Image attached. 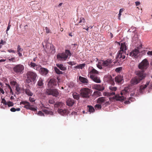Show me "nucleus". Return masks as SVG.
I'll return each instance as SVG.
<instances>
[{
  "mask_svg": "<svg viewBox=\"0 0 152 152\" xmlns=\"http://www.w3.org/2000/svg\"><path fill=\"white\" fill-rule=\"evenodd\" d=\"M65 104L61 102H57L54 105L55 108L57 109L58 113L61 115H64L68 113L67 110L64 109Z\"/></svg>",
  "mask_w": 152,
  "mask_h": 152,
  "instance_id": "obj_1",
  "label": "nucleus"
},
{
  "mask_svg": "<svg viewBox=\"0 0 152 152\" xmlns=\"http://www.w3.org/2000/svg\"><path fill=\"white\" fill-rule=\"evenodd\" d=\"M126 52L119 51L116 57L115 60L113 62L115 64L121 65L122 64L124 59L125 58Z\"/></svg>",
  "mask_w": 152,
  "mask_h": 152,
  "instance_id": "obj_2",
  "label": "nucleus"
},
{
  "mask_svg": "<svg viewBox=\"0 0 152 152\" xmlns=\"http://www.w3.org/2000/svg\"><path fill=\"white\" fill-rule=\"evenodd\" d=\"M26 82L29 83L32 82H34L36 79L37 75L34 72L28 71L27 72L26 74Z\"/></svg>",
  "mask_w": 152,
  "mask_h": 152,
  "instance_id": "obj_3",
  "label": "nucleus"
},
{
  "mask_svg": "<svg viewBox=\"0 0 152 152\" xmlns=\"http://www.w3.org/2000/svg\"><path fill=\"white\" fill-rule=\"evenodd\" d=\"M71 53L68 50H65V53H59L57 55V58L61 61H65L67 58L68 56H71Z\"/></svg>",
  "mask_w": 152,
  "mask_h": 152,
  "instance_id": "obj_4",
  "label": "nucleus"
},
{
  "mask_svg": "<svg viewBox=\"0 0 152 152\" xmlns=\"http://www.w3.org/2000/svg\"><path fill=\"white\" fill-rule=\"evenodd\" d=\"M149 62L146 59H144L140 62L138 65V68L140 70L145 71L148 67Z\"/></svg>",
  "mask_w": 152,
  "mask_h": 152,
  "instance_id": "obj_5",
  "label": "nucleus"
},
{
  "mask_svg": "<svg viewBox=\"0 0 152 152\" xmlns=\"http://www.w3.org/2000/svg\"><path fill=\"white\" fill-rule=\"evenodd\" d=\"M127 93V91L126 89H124L121 91L120 94L115 95L114 98L116 99L117 101H122L126 99V96Z\"/></svg>",
  "mask_w": 152,
  "mask_h": 152,
  "instance_id": "obj_6",
  "label": "nucleus"
},
{
  "mask_svg": "<svg viewBox=\"0 0 152 152\" xmlns=\"http://www.w3.org/2000/svg\"><path fill=\"white\" fill-rule=\"evenodd\" d=\"M80 94L82 97L84 98L89 97L91 93V89L88 88H83L80 90Z\"/></svg>",
  "mask_w": 152,
  "mask_h": 152,
  "instance_id": "obj_7",
  "label": "nucleus"
},
{
  "mask_svg": "<svg viewBox=\"0 0 152 152\" xmlns=\"http://www.w3.org/2000/svg\"><path fill=\"white\" fill-rule=\"evenodd\" d=\"M20 105L27 109H29L34 111H37V108L33 107L34 105L27 101H21L20 103Z\"/></svg>",
  "mask_w": 152,
  "mask_h": 152,
  "instance_id": "obj_8",
  "label": "nucleus"
},
{
  "mask_svg": "<svg viewBox=\"0 0 152 152\" xmlns=\"http://www.w3.org/2000/svg\"><path fill=\"white\" fill-rule=\"evenodd\" d=\"M24 66L21 64H18L15 65L13 68V71L18 74H21L23 73Z\"/></svg>",
  "mask_w": 152,
  "mask_h": 152,
  "instance_id": "obj_9",
  "label": "nucleus"
},
{
  "mask_svg": "<svg viewBox=\"0 0 152 152\" xmlns=\"http://www.w3.org/2000/svg\"><path fill=\"white\" fill-rule=\"evenodd\" d=\"M136 77L140 81L144 79L146 77V74L145 71L142 70H138L135 72Z\"/></svg>",
  "mask_w": 152,
  "mask_h": 152,
  "instance_id": "obj_10",
  "label": "nucleus"
},
{
  "mask_svg": "<svg viewBox=\"0 0 152 152\" xmlns=\"http://www.w3.org/2000/svg\"><path fill=\"white\" fill-rule=\"evenodd\" d=\"M45 94L47 95H52L56 97L58 95L59 92L58 90L56 89H48L46 90Z\"/></svg>",
  "mask_w": 152,
  "mask_h": 152,
  "instance_id": "obj_11",
  "label": "nucleus"
},
{
  "mask_svg": "<svg viewBox=\"0 0 152 152\" xmlns=\"http://www.w3.org/2000/svg\"><path fill=\"white\" fill-rule=\"evenodd\" d=\"M57 84V80L56 78H52L50 79L48 83V87L50 88L54 87Z\"/></svg>",
  "mask_w": 152,
  "mask_h": 152,
  "instance_id": "obj_12",
  "label": "nucleus"
},
{
  "mask_svg": "<svg viewBox=\"0 0 152 152\" xmlns=\"http://www.w3.org/2000/svg\"><path fill=\"white\" fill-rule=\"evenodd\" d=\"M101 61L102 63L101 64L103 66V68L106 67H111L112 65V61L111 59H107L106 60H102Z\"/></svg>",
  "mask_w": 152,
  "mask_h": 152,
  "instance_id": "obj_13",
  "label": "nucleus"
},
{
  "mask_svg": "<svg viewBox=\"0 0 152 152\" xmlns=\"http://www.w3.org/2000/svg\"><path fill=\"white\" fill-rule=\"evenodd\" d=\"M104 80L105 81L109 82L112 85H114L115 84L114 79L110 75H105L104 77Z\"/></svg>",
  "mask_w": 152,
  "mask_h": 152,
  "instance_id": "obj_14",
  "label": "nucleus"
},
{
  "mask_svg": "<svg viewBox=\"0 0 152 152\" xmlns=\"http://www.w3.org/2000/svg\"><path fill=\"white\" fill-rule=\"evenodd\" d=\"M138 48L137 49H135L132 50L130 53V56L134 58H137L139 56V51L138 50Z\"/></svg>",
  "mask_w": 152,
  "mask_h": 152,
  "instance_id": "obj_15",
  "label": "nucleus"
},
{
  "mask_svg": "<svg viewBox=\"0 0 152 152\" xmlns=\"http://www.w3.org/2000/svg\"><path fill=\"white\" fill-rule=\"evenodd\" d=\"M92 88L99 91H102L104 89V88L102 85L99 84H94L92 86Z\"/></svg>",
  "mask_w": 152,
  "mask_h": 152,
  "instance_id": "obj_16",
  "label": "nucleus"
},
{
  "mask_svg": "<svg viewBox=\"0 0 152 152\" xmlns=\"http://www.w3.org/2000/svg\"><path fill=\"white\" fill-rule=\"evenodd\" d=\"M90 78L92 79L95 82L97 83H100L101 82V81L100 79V77L96 75H91Z\"/></svg>",
  "mask_w": 152,
  "mask_h": 152,
  "instance_id": "obj_17",
  "label": "nucleus"
},
{
  "mask_svg": "<svg viewBox=\"0 0 152 152\" xmlns=\"http://www.w3.org/2000/svg\"><path fill=\"white\" fill-rule=\"evenodd\" d=\"M28 65L31 67L33 68L34 69H36L37 70H39L41 67V66L39 65L36 64L35 63L32 62H31L28 63Z\"/></svg>",
  "mask_w": 152,
  "mask_h": 152,
  "instance_id": "obj_18",
  "label": "nucleus"
},
{
  "mask_svg": "<svg viewBox=\"0 0 152 152\" xmlns=\"http://www.w3.org/2000/svg\"><path fill=\"white\" fill-rule=\"evenodd\" d=\"M140 80L137 78L136 76H135L134 78H132L131 81V84L135 85L140 83Z\"/></svg>",
  "mask_w": 152,
  "mask_h": 152,
  "instance_id": "obj_19",
  "label": "nucleus"
},
{
  "mask_svg": "<svg viewBox=\"0 0 152 152\" xmlns=\"http://www.w3.org/2000/svg\"><path fill=\"white\" fill-rule=\"evenodd\" d=\"M40 73L43 75H46L48 73L49 71L48 69L40 67L39 70Z\"/></svg>",
  "mask_w": 152,
  "mask_h": 152,
  "instance_id": "obj_20",
  "label": "nucleus"
},
{
  "mask_svg": "<svg viewBox=\"0 0 152 152\" xmlns=\"http://www.w3.org/2000/svg\"><path fill=\"white\" fill-rule=\"evenodd\" d=\"M44 107V108L43 109V111L45 113L51 115H53V113L52 111H50L49 108L45 107Z\"/></svg>",
  "mask_w": 152,
  "mask_h": 152,
  "instance_id": "obj_21",
  "label": "nucleus"
},
{
  "mask_svg": "<svg viewBox=\"0 0 152 152\" xmlns=\"http://www.w3.org/2000/svg\"><path fill=\"white\" fill-rule=\"evenodd\" d=\"M98 74L99 72L94 68H93L88 74V77H90V76L92 75H96Z\"/></svg>",
  "mask_w": 152,
  "mask_h": 152,
  "instance_id": "obj_22",
  "label": "nucleus"
},
{
  "mask_svg": "<svg viewBox=\"0 0 152 152\" xmlns=\"http://www.w3.org/2000/svg\"><path fill=\"white\" fill-rule=\"evenodd\" d=\"M149 82H147L145 85H142L140 86V93H143V91L149 85Z\"/></svg>",
  "mask_w": 152,
  "mask_h": 152,
  "instance_id": "obj_23",
  "label": "nucleus"
},
{
  "mask_svg": "<svg viewBox=\"0 0 152 152\" xmlns=\"http://www.w3.org/2000/svg\"><path fill=\"white\" fill-rule=\"evenodd\" d=\"M127 48L125 43H121L120 45V50L119 51L126 52Z\"/></svg>",
  "mask_w": 152,
  "mask_h": 152,
  "instance_id": "obj_24",
  "label": "nucleus"
},
{
  "mask_svg": "<svg viewBox=\"0 0 152 152\" xmlns=\"http://www.w3.org/2000/svg\"><path fill=\"white\" fill-rule=\"evenodd\" d=\"M67 105L69 106H72L75 103L74 100L70 98L68 99L66 102Z\"/></svg>",
  "mask_w": 152,
  "mask_h": 152,
  "instance_id": "obj_25",
  "label": "nucleus"
},
{
  "mask_svg": "<svg viewBox=\"0 0 152 152\" xmlns=\"http://www.w3.org/2000/svg\"><path fill=\"white\" fill-rule=\"evenodd\" d=\"M123 79L122 77L120 75H118L115 78V80L116 82L118 83H120L122 80Z\"/></svg>",
  "mask_w": 152,
  "mask_h": 152,
  "instance_id": "obj_26",
  "label": "nucleus"
},
{
  "mask_svg": "<svg viewBox=\"0 0 152 152\" xmlns=\"http://www.w3.org/2000/svg\"><path fill=\"white\" fill-rule=\"evenodd\" d=\"M79 79L80 81L84 84L87 83H88V80L86 78L80 76L79 77Z\"/></svg>",
  "mask_w": 152,
  "mask_h": 152,
  "instance_id": "obj_27",
  "label": "nucleus"
},
{
  "mask_svg": "<svg viewBox=\"0 0 152 152\" xmlns=\"http://www.w3.org/2000/svg\"><path fill=\"white\" fill-rule=\"evenodd\" d=\"M105 101V98L103 97H102L98 99L97 100V102L99 104H101L104 102Z\"/></svg>",
  "mask_w": 152,
  "mask_h": 152,
  "instance_id": "obj_28",
  "label": "nucleus"
},
{
  "mask_svg": "<svg viewBox=\"0 0 152 152\" xmlns=\"http://www.w3.org/2000/svg\"><path fill=\"white\" fill-rule=\"evenodd\" d=\"M56 65L61 70L64 71L66 69V67L64 66L62 64H57Z\"/></svg>",
  "mask_w": 152,
  "mask_h": 152,
  "instance_id": "obj_29",
  "label": "nucleus"
},
{
  "mask_svg": "<svg viewBox=\"0 0 152 152\" xmlns=\"http://www.w3.org/2000/svg\"><path fill=\"white\" fill-rule=\"evenodd\" d=\"M87 107L88 108V111L91 113H93L95 111V109L94 107L91 105H88Z\"/></svg>",
  "mask_w": 152,
  "mask_h": 152,
  "instance_id": "obj_30",
  "label": "nucleus"
},
{
  "mask_svg": "<svg viewBox=\"0 0 152 152\" xmlns=\"http://www.w3.org/2000/svg\"><path fill=\"white\" fill-rule=\"evenodd\" d=\"M73 97L76 100H78L80 98L79 94L77 93L74 92L72 94Z\"/></svg>",
  "mask_w": 152,
  "mask_h": 152,
  "instance_id": "obj_31",
  "label": "nucleus"
},
{
  "mask_svg": "<svg viewBox=\"0 0 152 152\" xmlns=\"http://www.w3.org/2000/svg\"><path fill=\"white\" fill-rule=\"evenodd\" d=\"M43 80L41 78H40L37 82V85L40 87L42 86L43 85Z\"/></svg>",
  "mask_w": 152,
  "mask_h": 152,
  "instance_id": "obj_32",
  "label": "nucleus"
},
{
  "mask_svg": "<svg viewBox=\"0 0 152 152\" xmlns=\"http://www.w3.org/2000/svg\"><path fill=\"white\" fill-rule=\"evenodd\" d=\"M25 93L26 94L29 96H32L33 94L28 89L26 88L25 90Z\"/></svg>",
  "mask_w": 152,
  "mask_h": 152,
  "instance_id": "obj_33",
  "label": "nucleus"
},
{
  "mask_svg": "<svg viewBox=\"0 0 152 152\" xmlns=\"http://www.w3.org/2000/svg\"><path fill=\"white\" fill-rule=\"evenodd\" d=\"M54 69L56 72L58 74H63L62 72L60 71L57 67H55Z\"/></svg>",
  "mask_w": 152,
  "mask_h": 152,
  "instance_id": "obj_34",
  "label": "nucleus"
},
{
  "mask_svg": "<svg viewBox=\"0 0 152 152\" xmlns=\"http://www.w3.org/2000/svg\"><path fill=\"white\" fill-rule=\"evenodd\" d=\"M115 93L114 92H113L111 93L109 92H104V95L107 96H111L115 95Z\"/></svg>",
  "mask_w": 152,
  "mask_h": 152,
  "instance_id": "obj_35",
  "label": "nucleus"
},
{
  "mask_svg": "<svg viewBox=\"0 0 152 152\" xmlns=\"http://www.w3.org/2000/svg\"><path fill=\"white\" fill-rule=\"evenodd\" d=\"M101 93L99 91H94L93 93L94 96H96V97L100 96L101 95Z\"/></svg>",
  "mask_w": 152,
  "mask_h": 152,
  "instance_id": "obj_36",
  "label": "nucleus"
},
{
  "mask_svg": "<svg viewBox=\"0 0 152 152\" xmlns=\"http://www.w3.org/2000/svg\"><path fill=\"white\" fill-rule=\"evenodd\" d=\"M20 108H18L16 109H15L14 107H12L10 109V111L12 112H15L16 111H20Z\"/></svg>",
  "mask_w": 152,
  "mask_h": 152,
  "instance_id": "obj_37",
  "label": "nucleus"
},
{
  "mask_svg": "<svg viewBox=\"0 0 152 152\" xmlns=\"http://www.w3.org/2000/svg\"><path fill=\"white\" fill-rule=\"evenodd\" d=\"M101 63H102L101 61L99 62L98 64L97 65V67L100 69H102L103 67V66L101 64Z\"/></svg>",
  "mask_w": 152,
  "mask_h": 152,
  "instance_id": "obj_38",
  "label": "nucleus"
},
{
  "mask_svg": "<svg viewBox=\"0 0 152 152\" xmlns=\"http://www.w3.org/2000/svg\"><path fill=\"white\" fill-rule=\"evenodd\" d=\"M96 109H100L102 108V105L101 104H96L94 106Z\"/></svg>",
  "mask_w": 152,
  "mask_h": 152,
  "instance_id": "obj_39",
  "label": "nucleus"
},
{
  "mask_svg": "<svg viewBox=\"0 0 152 152\" xmlns=\"http://www.w3.org/2000/svg\"><path fill=\"white\" fill-rule=\"evenodd\" d=\"M7 105L8 107H12L14 105V103L10 101H9L7 102Z\"/></svg>",
  "mask_w": 152,
  "mask_h": 152,
  "instance_id": "obj_40",
  "label": "nucleus"
},
{
  "mask_svg": "<svg viewBox=\"0 0 152 152\" xmlns=\"http://www.w3.org/2000/svg\"><path fill=\"white\" fill-rule=\"evenodd\" d=\"M110 89L112 91H116L117 89L116 87L110 86L109 87Z\"/></svg>",
  "mask_w": 152,
  "mask_h": 152,
  "instance_id": "obj_41",
  "label": "nucleus"
},
{
  "mask_svg": "<svg viewBox=\"0 0 152 152\" xmlns=\"http://www.w3.org/2000/svg\"><path fill=\"white\" fill-rule=\"evenodd\" d=\"M23 50V49L21 48L20 46L19 45H18L17 46V52H21Z\"/></svg>",
  "mask_w": 152,
  "mask_h": 152,
  "instance_id": "obj_42",
  "label": "nucleus"
},
{
  "mask_svg": "<svg viewBox=\"0 0 152 152\" xmlns=\"http://www.w3.org/2000/svg\"><path fill=\"white\" fill-rule=\"evenodd\" d=\"M85 64H82L79 65V69H82L85 66Z\"/></svg>",
  "mask_w": 152,
  "mask_h": 152,
  "instance_id": "obj_43",
  "label": "nucleus"
},
{
  "mask_svg": "<svg viewBox=\"0 0 152 152\" xmlns=\"http://www.w3.org/2000/svg\"><path fill=\"white\" fill-rule=\"evenodd\" d=\"M8 60L9 61H12L13 62H15L16 61L15 60V57H12L11 58H9Z\"/></svg>",
  "mask_w": 152,
  "mask_h": 152,
  "instance_id": "obj_44",
  "label": "nucleus"
},
{
  "mask_svg": "<svg viewBox=\"0 0 152 152\" xmlns=\"http://www.w3.org/2000/svg\"><path fill=\"white\" fill-rule=\"evenodd\" d=\"M37 114L39 116H44V114L41 111H39L38 112Z\"/></svg>",
  "mask_w": 152,
  "mask_h": 152,
  "instance_id": "obj_45",
  "label": "nucleus"
},
{
  "mask_svg": "<svg viewBox=\"0 0 152 152\" xmlns=\"http://www.w3.org/2000/svg\"><path fill=\"white\" fill-rule=\"evenodd\" d=\"M80 19H81V20L82 21V23L81 24V25L82 26L84 24L86 21H85L84 18H83L81 17V18H80Z\"/></svg>",
  "mask_w": 152,
  "mask_h": 152,
  "instance_id": "obj_46",
  "label": "nucleus"
},
{
  "mask_svg": "<svg viewBox=\"0 0 152 152\" xmlns=\"http://www.w3.org/2000/svg\"><path fill=\"white\" fill-rule=\"evenodd\" d=\"M29 100L31 102H34L35 100V99L34 98L31 97H29Z\"/></svg>",
  "mask_w": 152,
  "mask_h": 152,
  "instance_id": "obj_47",
  "label": "nucleus"
},
{
  "mask_svg": "<svg viewBox=\"0 0 152 152\" xmlns=\"http://www.w3.org/2000/svg\"><path fill=\"white\" fill-rule=\"evenodd\" d=\"M121 67H118L116 69L115 71L117 72H119L122 69Z\"/></svg>",
  "mask_w": 152,
  "mask_h": 152,
  "instance_id": "obj_48",
  "label": "nucleus"
},
{
  "mask_svg": "<svg viewBox=\"0 0 152 152\" xmlns=\"http://www.w3.org/2000/svg\"><path fill=\"white\" fill-rule=\"evenodd\" d=\"M7 102L4 99H2L1 103H3L5 105H7Z\"/></svg>",
  "mask_w": 152,
  "mask_h": 152,
  "instance_id": "obj_49",
  "label": "nucleus"
},
{
  "mask_svg": "<svg viewBox=\"0 0 152 152\" xmlns=\"http://www.w3.org/2000/svg\"><path fill=\"white\" fill-rule=\"evenodd\" d=\"M8 52L9 53H15L16 52V51L14 50H12V49H9L7 50Z\"/></svg>",
  "mask_w": 152,
  "mask_h": 152,
  "instance_id": "obj_50",
  "label": "nucleus"
},
{
  "mask_svg": "<svg viewBox=\"0 0 152 152\" xmlns=\"http://www.w3.org/2000/svg\"><path fill=\"white\" fill-rule=\"evenodd\" d=\"M54 101L53 99H50L49 100V103L50 104H53L54 103Z\"/></svg>",
  "mask_w": 152,
  "mask_h": 152,
  "instance_id": "obj_51",
  "label": "nucleus"
},
{
  "mask_svg": "<svg viewBox=\"0 0 152 152\" xmlns=\"http://www.w3.org/2000/svg\"><path fill=\"white\" fill-rule=\"evenodd\" d=\"M10 83L12 85L15 86L16 85V82L15 81H12L10 82Z\"/></svg>",
  "mask_w": 152,
  "mask_h": 152,
  "instance_id": "obj_52",
  "label": "nucleus"
},
{
  "mask_svg": "<svg viewBox=\"0 0 152 152\" xmlns=\"http://www.w3.org/2000/svg\"><path fill=\"white\" fill-rule=\"evenodd\" d=\"M45 29L46 30V32L47 33H49L50 32V29L48 28L47 27H46L45 28Z\"/></svg>",
  "mask_w": 152,
  "mask_h": 152,
  "instance_id": "obj_53",
  "label": "nucleus"
},
{
  "mask_svg": "<svg viewBox=\"0 0 152 152\" xmlns=\"http://www.w3.org/2000/svg\"><path fill=\"white\" fill-rule=\"evenodd\" d=\"M11 25H9V24H8V26L7 27V30H6V32L7 33V31L10 29V27L11 26Z\"/></svg>",
  "mask_w": 152,
  "mask_h": 152,
  "instance_id": "obj_54",
  "label": "nucleus"
},
{
  "mask_svg": "<svg viewBox=\"0 0 152 152\" xmlns=\"http://www.w3.org/2000/svg\"><path fill=\"white\" fill-rule=\"evenodd\" d=\"M69 64L70 65H75V63L74 62H70Z\"/></svg>",
  "mask_w": 152,
  "mask_h": 152,
  "instance_id": "obj_55",
  "label": "nucleus"
},
{
  "mask_svg": "<svg viewBox=\"0 0 152 152\" xmlns=\"http://www.w3.org/2000/svg\"><path fill=\"white\" fill-rule=\"evenodd\" d=\"M20 88L18 87L17 86L16 88V90L18 92H19Z\"/></svg>",
  "mask_w": 152,
  "mask_h": 152,
  "instance_id": "obj_56",
  "label": "nucleus"
},
{
  "mask_svg": "<svg viewBox=\"0 0 152 152\" xmlns=\"http://www.w3.org/2000/svg\"><path fill=\"white\" fill-rule=\"evenodd\" d=\"M136 6H138L140 4V2L139 1H136L135 2Z\"/></svg>",
  "mask_w": 152,
  "mask_h": 152,
  "instance_id": "obj_57",
  "label": "nucleus"
},
{
  "mask_svg": "<svg viewBox=\"0 0 152 152\" xmlns=\"http://www.w3.org/2000/svg\"><path fill=\"white\" fill-rule=\"evenodd\" d=\"M118 15V18L119 20H121L120 17L121 15V13H120V12H119V13Z\"/></svg>",
  "mask_w": 152,
  "mask_h": 152,
  "instance_id": "obj_58",
  "label": "nucleus"
},
{
  "mask_svg": "<svg viewBox=\"0 0 152 152\" xmlns=\"http://www.w3.org/2000/svg\"><path fill=\"white\" fill-rule=\"evenodd\" d=\"M147 54L148 55L152 56V51H148L147 53Z\"/></svg>",
  "mask_w": 152,
  "mask_h": 152,
  "instance_id": "obj_59",
  "label": "nucleus"
},
{
  "mask_svg": "<svg viewBox=\"0 0 152 152\" xmlns=\"http://www.w3.org/2000/svg\"><path fill=\"white\" fill-rule=\"evenodd\" d=\"M130 103V102L129 100H126L124 102V103L125 104H129Z\"/></svg>",
  "mask_w": 152,
  "mask_h": 152,
  "instance_id": "obj_60",
  "label": "nucleus"
},
{
  "mask_svg": "<svg viewBox=\"0 0 152 152\" xmlns=\"http://www.w3.org/2000/svg\"><path fill=\"white\" fill-rule=\"evenodd\" d=\"M0 92L1 93H2L3 94H4V92L2 88H1L0 90Z\"/></svg>",
  "mask_w": 152,
  "mask_h": 152,
  "instance_id": "obj_61",
  "label": "nucleus"
},
{
  "mask_svg": "<svg viewBox=\"0 0 152 152\" xmlns=\"http://www.w3.org/2000/svg\"><path fill=\"white\" fill-rule=\"evenodd\" d=\"M6 84L7 85V87L8 88H9V89H10V88H11V87H10V85L9 84Z\"/></svg>",
  "mask_w": 152,
  "mask_h": 152,
  "instance_id": "obj_62",
  "label": "nucleus"
},
{
  "mask_svg": "<svg viewBox=\"0 0 152 152\" xmlns=\"http://www.w3.org/2000/svg\"><path fill=\"white\" fill-rule=\"evenodd\" d=\"M124 11V9L123 8L119 10V12L120 13Z\"/></svg>",
  "mask_w": 152,
  "mask_h": 152,
  "instance_id": "obj_63",
  "label": "nucleus"
},
{
  "mask_svg": "<svg viewBox=\"0 0 152 152\" xmlns=\"http://www.w3.org/2000/svg\"><path fill=\"white\" fill-rule=\"evenodd\" d=\"M18 54L19 56L20 57L21 56H22V53H20V52H18Z\"/></svg>",
  "mask_w": 152,
  "mask_h": 152,
  "instance_id": "obj_64",
  "label": "nucleus"
}]
</instances>
